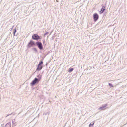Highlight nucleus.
Here are the masks:
<instances>
[{
	"mask_svg": "<svg viewBox=\"0 0 127 127\" xmlns=\"http://www.w3.org/2000/svg\"><path fill=\"white\" fill-rule=\"evenodd\" d=\"M43 64V62L42 61L39 62V64L37 66V68L36 69V71H39L40 70L43 68L42 65Z\"/></svg>",
	"mask_w": 127,
	"mask_h": 127,
	"instance_id": "nucleus-1",
	"label": "nucleus"
},
{
	"mask_svg": "<svg viewBox=\"0 0 127 127\" xmlns=\"http://www.w3.org/2000/svg\"><path fill=\"white\" fill-rule=\"evenodd\" d=\"M35 45V44L32 40H31L28 43L27 46L28 48H30L32 47Z\"/></svg>",
	"mask_w": 127,
	"mask_h": 127,
	"instance_id": "nucleus-2",
	"label": "nucleus"
},
{
	"mask_svg": "<svg viewBox=\"0 0 127 127\" xmlns=\"http://www.w3.org/2000/svg\"><path fill=\"white\" fill-rule=\"evenodd\" d=\"M41 37H40L37 34H34L32 36V39L36 41L38 40L39 39H41Z\"/></svg>",
	"mask_w": 127,
	"mask_h": 127,
	"instance_id": "nucleus-3",
	"label": "nucleus"
},
{
	"mask_svg": "<svg viewBox=\"0 0 127 127\" xmlns=\"http://www.w3.org/2000/svg\"><path fill=\"white\" fill-rule=\"evenodd\" d=\"M35 45L38 47L40 50L43 49V46L42 43L39 41H37L36 42Z\"/></svg>",
	"mask_w": 127,
	"mask_h": 127,
	"instance_id": "nucleus-4",
	"label": "nucleus"
},
{
	"mask_svg": "<svg viewBox=\"0 0 127 127\" xmlns=\"http://www.w3.org/2000/svg\"><path fill=\"white\" fill-rule=\"evenodd\" d=\"M39 82L38 80V79L36 78H35L30 83L31 85L33 86L36 83H38Z\"/></svg>",
	"mask_w": 127,
	"mask_h": 127,
	"instance_id": "nucleus-5",
	"label": "nucleus"
},
{
	"mask_svg": "<svg viewBox=\"0 0 127 127\" xmlns=\"http://www.w3.org/2000/svg\"><path fill=\"white\" fill-rule=\"evenodd\" d=\"M98 18L99 16L96 13L93 14V18L94 22H96L98 20Z\"/></svg>",
	"mask_w": 127,
	"mask_h": 127,
	"instance_id": "nucleus-6",
	"label": "nucleus"
},
{
	"mask_svg": "<svg viewBox=\"0 0 127 127\" xmlns=\"http://www.w3.org/2000/svg\"><path fill=\"white\" fill-rule=\"evenodd\" d=\"M107 106V104H105L103 105L102 106L99 108V109L100 110H105L106 108H105Z\"/></svg>",
	"mask_w": 127,
	"mask_h": 127,
	"instance_id": "nucleus-7",
	"label": "nucleus"
},
{
	"mask_svg": "<svg viewBox=\"0 0 127 127\" xmlns=\"http://www.w3.org/2000/svg\"><path fill=\"white\" fill-rule=\"evenodd\" d=\"M105 7L104 6H103L102 8L101 9L100 11V13H102L105 10Z\"/></svg>",
	"mask_w": 127,
	"mask_h": 127,
	"instance_id": "nucleus-8",
	"label": "nucleus"
},
{
	"mask_svg": "<svg viewBox=\"0 0 127 127\" xmlns=\"http://www.w3.org/2000/svg\"><path fill=\"white\" fill-rule=\"evenodd\" d=\"M11 124L10 122L7 123L5 125V127H11Z\"/></svg>",
	"mask_w": 127,
	"mask_h": 127,
	"instance_id": "nucleus-9",
	"label": "nucleus"
},
{
	"mask_svg": "<svg viewBox=\"0 0 127 127\" xmlns=\"http://www.w3.org/2000/svg\"><path fill=\"white\" fill-rule=\"evenodd\" d=\"M37 76L38 77V78H37L38 80L39 81L41 80V76L40 75H37Z\"/></svg>",
	"mask_w": 127,
	"mask_h": 127,
	"instance_id": "nucleus-10",
	"label": "nucleus"
},
{
	"mask_svg": "<svg viewBox=\"0 0 127 127\" xmlns=\"http://www.w3.org/2000/svg\"><path fill=\"white\" fill-rule=\"evenodd\" d=\"M13 35L14 36H15V33L17 31L16 28L14 29L13 30Z\"/></svg>",
	"mask_w": 127,
	"mask_h": 127,
	"instance_id": "nucleus-11",
	"label": "nucleus"
},
{
	"mask_svg": "<svg viewBox=\"0 0 127 127\" xmlns=\"http://www.w3.org/2000/svg\"><path fill=\"white\" fill-rule=\"evenodd\" d=\"M94 123V122L93 121L92 122H91L90 124L89 125V127H91V126H93Z\"/></svg>",
	"mask_w": 127,
	"mask_h": 127,
	"instance_id": "nucleus-12",
	"label": "nucleus"
},
{
	"mask_svg": "<svg viewBox=\"0 0 127 127\" xmlns=\"http://www.w3.org/2000/svg\"><path fill=\"white\" fill-rule=\"evenodd\" d=\"M32 49H33L34 51H35L36 52H37V49L35 48L34 47L32 48Z\"/></svg>",
	"mask_w": 127,
	"mask_h": 127,
	"instance_id": "nucleus-13",
	"label": "nucleus"
},
{
	"mask_svg": "<svg viewBox=\"0 0 127 127\" xmlns=\"http://www.w3.org/2000/svg\"><path fill=\"white\" fill-rule=\"evenodd\" d=\"M73 68H70L69 69V72H71L73 71Z\"/></svg>",
	"mask_w": 127,
	"mask_h": 127,
	"instance_id": "nucleus-14",
	"label": "nucleus"
},
{
	"mask_svg": "<svg viewBox=\"0 0 127 127\" xmlns=\"http://www.w3.org/2000/svg\"><path fill=\"white\" fill-rule=\"evenodd\" d=\"M109 85L111 87H113L112 84L110 83H109Z\"/></svg>",
	"mask_w": 127,
	"mask_h": 127,
	"instance_id": "nucleus-15",
	"label": "nucleus"
},
{
	"mask_svg": "<svg viewBox=\"0 0 127 127\" xmlns=\"http://www.w3.org/2000/svg\"><path fill=\"white\" fill-rule=\"evenodd\" d=\"M48 33L49 32H46L44 34V36L48 34Z\"/></svg>",
	"mask_w": 127,
	"mask_h": 127,
	"instance_id": "nucleus-16",
	"label": "nucleus"
},
{
	"mask_svg": "<svg viewBox=\"0 0 127 127\" xmlns=\"http://www.w3.org/2000/svg\"><path fill=\"white\" fill-rule=\"evenodd\" d=\"M13 125L14 126L16 125H15V123H14V122H13Z\"/></svg>",
	"mask_w": 127,
	"mask_h": 127,
	"instance_id": "nucleus-17",
	"label": "nucleus"
},
{
	"mask_svg": "<svg viewBox=\"0 0 127 127\" xmlns=\"http://www.w3.org/2000/svg\"><path fill=\"white\" fill-rule=\"evenodd\" d=\"M48 114V112H47L45 114V115H46L47 114Z\"/></svg>",
	"mask_w": 127,
	"mask_h": 127,
	"instance_id": "nucleus-18",
	"label": "nucleus"
},
{
	"mask_svg": "<svg viewBox=\"0 0 127 127\" xmlns=\"http://www.w3.org/2000/svg\"><path fill=\"white\" fill-rule=\"evenodd\" d=\"M3 125H2L3 126Z\"/></svg>",
	"mask_w": 127,
	"mask_h": 127,
	"instance_id": "nucleus-19",
	"label": "nucleus"
}]
</instances>
